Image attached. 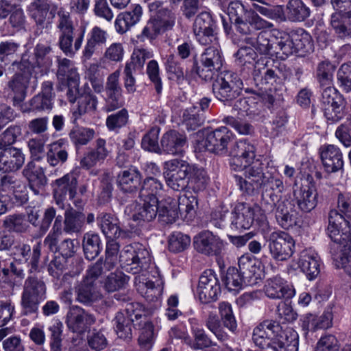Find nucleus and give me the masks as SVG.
I'll return each instance as SVG.
<instances>
[{
	"mask_svg": "<svg viewBox=\"0 0 351 351\" xmlns=\"http://www.w3.org/2000/svg\"><path fill=\"white\" fill-rule=\"evenodd\" d=\"M142 176L136 167L121 171L117 176V184L125 193L136 192L141 184Z\"/></svg>",
	"mask_w": 351,
	"mask_h": 351,
	"instance_id": "nucleus-35",
	"label": "nucleus"
},
{
	"mask_svg": "<svg viewBox=\"0 0 351 351\" xmlns=\"http://www.w3.org/2000/svg\"><path fill=\"white\" fill-rule=\"evenodd\" d=\"M51 51V47L49 45L37 44L32 60L27 54H23L20 62L14 61L12 64L16 65L19 70L30 71L36 75H42L51 65L52 61L49 56Z\"/></svg>",
	"mask_w": 351,
	"mask_h": 351,
	"instance_id": "nucleus-10",
	"label": "nucleus"
},
{
	"mask_svg": "<svg viewBox=\"0 0 351 351\" xmlns=\"http://www.w3.org/2000/svg\"><path fill=\"white\" fill-rule=\"evenodd\" d=\"M47 161L51 167L64 163L68 159V144L64 139H59L49 145Z\"/></svg>",
	"mask_w": 351,
	"mask_h": 351,
	"instance_id": "nucleus-42",
	"label": "nucleus"
},
{
	"mask_svg": "<svg viewBox=\"0 0 351 351\" xmlns=\"http://www.w3.org/2000/svg\"><path fill=\"white\" fill-rule=\"evenodd\" d=\"M243 82L238 75L230 71L221 73L213 84L215 97L226 105H230L241 90Z\"/></svg>",
	"mask_w": 351,
	"mask_h": 351,
	"instance_id": "nucleus-8",
	"label": "nucleus"
},
{
	"mask_svg": "<svg viewBox=\"0 0 351 351\" xmlns=\"http://www.w3.org/2000/svg\"><path fill=\"white\" fill-rule=\"evenodd\" d=\"M75 295L76 301L86 306H90L101 298L95 283L88 279H84L75 288Z\"/></svg>",
	"mask_w": 351,
	"mask_h": 351,
	"instance_id": "nucleus-36",
	"label": "nucleus"
},
{
	"mask_svg": "<svg viewBox=\"0 0 351 351\" xmlns=\"http://www.w3.org/2000/svg\"><path fill=\"white\" fill-rule=\"evenodd\" d=\"M215 23L211 15L206 12L197 16L193 23V32L197 41L207 45L217 40L214 34Z\"/></svg>",
	"mask_w": 351,
	"mask_h": 351,
	"instance_id": "nucleus-20",
	"label": "nucleus"
},
{
	"mask_svg": "<svg viewBox=\"0 0 351 351\" xmlns=\"http://www.w3.org/2000/svg\"><path fill=\"white\" fill-rule=\"evenodd\" d=\"M121 267L132 274L147 270L152 261L148 250L141 243H133L121 250L119 256Z\"/></svg>",
	"mask_w": 351,
	"mask_h": 351,
	"instance_id": "nucleus-7",
	"label": "nucleus"
},
{
	"mask_svg": "<svg viewBox=\"0 0 351 351\" xmlns=\"http://www.w3.org/2000/svg\"><path fill=\"white\" fill-rule=\"evenodd\" d=\"M294 197L299 209L302 212L309 213L317 205L318 193L313 184L304 185L295 190Z\"/></svg>",
	"mask_w": 351,
	"mask_h": 351,
	"instance_id": "nucleus-28",
	"label": "nucleus"
},
{
	"mask_svg": "<svg viewBox=\"0 0 351 351\" xmlns=\"http://www.w3.org/2000/svg\"><path fill=\"white\" fill-rule=\"evenodd\" d=\"M162 12L168 15V19L151 18L137 36L141 41H145L146 39L152 41L159 35L173 28L176 22L175 14L170 10Z\"/></svg>",
	"mask_w": 351,
	"mask_h": 351,
	"instance_id": "nucleus-15",
	"label": "nucleus"
},
{
	"mask_svg": "<svg viewBox=\"0 0 351 351\" xmlns=\"http://www.w3.org/2000/svg\"><path fill=\"white\" fill-rule=\"evenodd\" d=\"M163 191L160 180L153 176H147L142 182L138 197L140 200H148L158 203V197Z\"/></svg>",
	"mask_w": 351,
	"mask_h": 351,
	"instance_id": "nucleus-38",
	"label": "nucleus"
},
{
	"mask_svg": "<svg viewBox=\"0 0 351 351\" xmlns=\"http://www.w3.org/2000/svg\"><path fill=\"white\" fill-rule=\"evenodd\" d=\"M101 240L97 234L87 232L83 238V250L88 260H93L101 252Z\"/></svg>",
	"mask_w": 351,
	"mask_h": 351,
	"instance_id": "nucleus-50",
	"label": "nucleus"
},
{
	"mask_svg": "<svg viewBox=\"0 0 351 351\" xmlns=\"http://www.w3.org/2000/svg\"><path fill=\"white\" fill-rule=\"evenodd\" d=\"M77 180L73 173H68L56 180L53 189V197L56 203L61 208H64V201L66 195L69 199H74L76 195Z\"/></svg>",
	"mask_w": 351,
	"mask_h": 351,
	"instance_id": "nucleus-23",
	"label": "nucleus"
},
{
	"mask_svg": "<svg viewBox=\"0 0 351 351\" xmlns=\"http://www.w3.org/2000/svg\"><path fill=\"white\" fill-rule=\"evenodd\" d=\"M23 173L28 180L29 188L33 193L36 195L42 194L43 188L47 182L44 169L34 162H29L23 169Z\"/></svg>",
	"mask_w": 351,
	"mask_h": 351,
	"instance_id": "nucleus-27",
	"label": "nucleus"
},
{
	"mask_svg": "<svg viewBox=\"0 0 351 351\" xmlns=\"http://www.w3.org/2000/svg\"><path fill=\"white\" fill-rule=\"evenodd\" d=\"M129 119L128 112L125 108H122L119 111L108 116L106 120V125L109 131L116 133L124 127Z\"/></svg>",
	"mask_w": 351,
	"mask_h": 351,
	"instance_id": "nucleus-56",
	"label": "nucleus"
},
{
	"mask_svg": "<svg viewBox=\"0 0 351 351\" xmlns=\"http://www.w3.org/2000/svg\"><path fill=\"white\" fill-rule=\"evenodd\" d=\"M62 233V216L58 215L54 221L52 229L45 237L43 244L49 250L53 252H58V238Z\"/></svg>",
	"mask_w": 351,
	"mask_h": 351,
	"instance_id": "nucleus-52",
	"label": "nucleus"
},
{
	"mask_svg": "<svg viewBox=\"0 0 351 351\" xmlns=\"http://www.w3.org/2000/svg\"><path fill=\"white\" fill-rule=\"evenodd\" d=\"M221 293V287L217 275L213 270H206L199 279L197 293L199 300L208 303L215 300Z\"/></svg>",
	"mask_w": 351,
	"mask_h": 351,
	"instance_id": "nucleus-17",
	"label": "nucleus"
},
{
	"mask_svg": "<svg viewBox=\"0 0 351 351\" xmlns=\"http://www.w3.org/2000/svg\"><path fill=\"white\" fill-rule=\"evenodd\" d=\"M153 51L150 49L138 47L134 48L131 56V60L127 62L125 66H129L133 70L141 69L147 60L153 57Z\"/></svg>",
	"mask_w": 351,
	"mask_h": 351,
	"instance_id": "nucleus-59",
	"label": "nucleus"
},
{
	"mask_svg": "<svg viewBox=\"0 0 351 351\" xmlns=\"http://www.w3.org/2000/svg\"><path fill=\"white\" fill-rule=\"evenodd\" d=\"M158 211V203L148 200L134 202L126 206L125 213L131 216L133 221L140 225L152 221L156 217Z\"/></svg>",
	"mask_w": 351,
	"mask_h": 351,
	"instance_id": "nucleus-18",
	"label": "nucleus"
},
{
	"mask_svg": "<svg viewBox=\"0 0 351 351\" xmlns=\"http://www.w3.org/2000/svg\"><path fill=\"white\" fill-rule=\"evenodd\" d=\"M335 67L329 61L319 62L316 69V78L322 88L332 85Z\"/></svg>",
	"mask_w": 351,
	"mask_h": 351,
	"instance_id": "nucleus-51",
	"label": "nucleus"
},
{
	"mask_svg": "<svg viewBox=\"0 0 351 351\" xmlns=\"http://www.w3.org/2000/svg\"><path fill=\"white\" fill-rule=\"evenodd\" d=\"M41 245L38 243L33 247L32 252L29 245L24 243H17L14 244L11 254L14 259L20 263H27L30 258L29 264L31 268L29 271L33 272L36 271L38 267V263L40 256Z\"/></svg>",
	"mask_w": 351,
	"mask_h": 351,
	"instance_id": "nucleus-26",
	"label": "nucleus"
},
{
	"mask_svg": "<svg viewBox=\"0 0 351 351\" xmlns=\"http://www.w3.org/2000/svg\"><path fill=\"white\" fill-rule=\"evenodd\" d=\"M119 76L120 71L117 70L107 77L104 86L106 97L104 110L106 112L114 111L122 106L120 101L122 88L119 81Z\"/></svg>",
	"mask_w": 351,
	"mask_h": 351,
	"instance_id": "nucleus-19",
	"label": "nucleus"
},
{
	"mask_svg": "<svg viewBox=\"0 0 351 351\" xmlns=\"http://www.w3.org/2000/svg\"><path fill=\"white\" fill-rule=\"evenodd\" d=\"M64 215L62 232L68 234H73L80 233L82 231L86 219L83 213L70 208L65 210Z\"/></svg>",
	"mask_w": 351,
	"mask_h": 351,
	"instance_id": "nucleus-40",
	"label": "nucleus"
},
{
	"mask_svg": "<svg viewBox=\"0 0 351 351\" xmlns=\"http://www.w3.org/2000/svg\"><path fill=\"white\" fill-rule=\"evenodd\" d=\"M298 266L310 280H314L320 272V259L317 253L309 248L301 252Z\"/></svg>",
	"mask_w": 351,
	"mask_h": 351,
	"instance_id": "nucleus-29",
	"label": "nucleus"
},
{
	"mask_svg": "<svg viewBox=\"0 0 351 351\" xmlns=\"http://www.w3.org/2000/svg\"><path fill=\"white\" fill-rule=\"evenodd\" d=\"M269 62L270 61L265 58H261L256 62L253 78L258 86H273L280 80L278 67L269 66Z\"/></svg>",
	"mask_w": 351,
	"mask_h": 351,
	"instance_id": "nucleus-22",
	"label": "nucleus"
},
{
	"mask_svg": "<svg viewBox=\"0 0 351 351\" xmlns=\"http://www.w3.org/2000/svg\"><path fill=\"white\" fill-rule=\"evenodd\" d=\"M25 189V184L13 176L5 175L0 178V191H1L12 192L18 198L21 197L19 193H23Z\"/></svg>",
	"mask_w": 351,
	"mask_h": 351,
	"instance_id": "nucleus-54",
	"label": "nucleus"
},
{
	"mask_svg": "<svg viewBox=\"0 0 351 351\" xmlns=\"http://www.w3.org/2000/svg\"><path fill=\"white\" fill-rule=\"evenodd\" d=\"M275 217L278 224L284 229H289L297 224V212L289 201H282L275 207Z\"/></svg>",
	"mask_w": 351,
	"mask_h": 351,
	"instance_id": "nucleus-34",
	"label": "nucleus"
},
{
	"mask_svg": "<svg viewBox=\"0 0 351 351\" xmlns=\"http://www.w3.org/2000/svg\"><path fill=\"white\" fill-rule=\"evenodd\" d=\"M286 11L288 19L293 22L304 21L311 14L309 8L302 0H289Z\"/></svg>",
	"mask_w": 351,
	"mask_h": 351,
	"instance_id": "nucleus-45",
	"label": "nucleus"
},
{
	"mask_svg": "<svg viewBox=\"0 0 351 351\" xmlns=\"http://www.w3.org/2000/svg\"><path fill=\"white\" fill-rule=\"evenodd\" d=\"M95 134L91 128H75L70 132L69 137L75 145H85L94 138Z\"/></svg>",
	"mask_w": 351,
	"mask_h": 351,
	"instance_id": "nucleus-60",
	"label": "nucleus"
},
{
	"mask_svg": "<svg viewBox=\"0 0 351 351\" xmlns=\"http://www.w3.org/2000/svg\"><path fill=\"white\" fill-rule=\"evenodd\" d=\"M266 296L272 300L289 299L295 295V289L279 276L267 279L264 285Z\"/></svg>",
	"mask_w": 351,
	"mask_h": 351,
	"instance_id": "nucleus-25",
	"label": "nucleus"
},
{
	"mask_svg": "<svg viewBox=\"0 0 351 351\" xmlns=\"http://www.w3.org/2000/svg\"><path fill=\"white\" fill-rule=\"evenodd\" d=\"M239 271L242 274L247 283L250 285L258 279L259 268L256 264V261L249 254L241 256L238 261Z\"/></svg>",
	"mask_w": 351,
	"mask_h": 351,
	"instance_id": "nucleus-43",
	"label": "nucleus"
},
{
	"mask_svg": "<svg viewBox=\"0 0 351 351\" xmlns=\"http://www.w3.org/2000/svg\"><path fill=\"white\" fill-rule=\"evenodd\" d=\"M267 242L269 253L277 261L288 260L294 252L295 241L293 237L285 231L271 232Z\"/></svg>",
	"mask_w": 351,
	"mask_h": 351,
	"instance_id": "nucleus-13",
	"label": "nucleus"
},
{
	"mask_svg": "<svg viewBox=\"0 0 351 351\" xmlns=\"http://www.w3.org/2000/svg\"><path fill=\"white\" fill-rule=\"evenodd\" d=\"M320 156L324 169L328 173H335L343 168V156L339 147L333 145L325 146L322 148Z\"/></svg>",
	"mask_w": 351,
	"mask_h": 351,
	"instance_id": "nucleus-30",
	"label": "nucleus"
},
{
	"mask_svg": "<svg viewBox=\"0 0 351 351\" xmlns=\"http://www.w3.org/2000/svg\"><path fill=\"white\" fill-rule=\"evenodd\" d=\"M260 189L261 211L265 214H270L274 212L277 204L280 202L282 193L285 191L283 182L280 177L268 174Z\"/></svg>",
	"mask_w": 351,
	"mask_h": 351,
	"instance_id": "nucleus-9",
	"label": "nucleus"
},
{
	"mask_svg": "<svg viewBox=\"0 0 351 351\" xmlns=\"http://www.w3.org/2000/svg\"><path fill=\"white\" fill-rule=\"evenodd\" d=\"M98 224L107 238L112 239L120 236L118 219L114 215L102 213L97 217Z\"/></svg>",
	"mask_w": 351,
	"mask_h": 351,
	"instance_id": "nucleus-44",
	"label": "nucleus"
},
{
	"mask_svg": "<svg viewBox=\"0 0 351 351\" xmlns=\"http://www.w3.org/2000/svg\"><path fill=\"white\" fill-rule=\"evenodd\" d=\"M24 156L20 149L14 147L0 152V171L9 172L18 170L24 163Z\"/></svg>",
	"mask_w": 351,
	"mask_h": 351,
	"instance_id": "nucleus-32",
	"label": "nucleus"
},
{
	"mask_svg": "<svg viewBox=\"0 0 351 351\" xmlns=\"http://www.w3.org/2000/svg\"><path fill=\"white\" fill-rule=\"evenodd\" d=\"M128 281V277L120 271L110 274L104 282V288L108 292L117 291L125 285Z\"/></svg>",
	"mask_w": 351,
	"mask_h": 351,
	"instance_id": "nucleus-55",
	"label": "nucleus"
},
{
	"mask_svg": "<svg viewBox=\"0 0 351 351\" xmlns=\"http://www.w3.org/2000/svg\"><path fill=\"white\" fill-rule=\"evenodd\" d=\"M276 39L268 31H262L254 36H247L245 42L251 45L261 54H269L274 48Z\"/></svg>",
	"mask_w": 351,
	"mask_h": 351,
	"instance_id": "nucleus-39",
	"label": "nucleus"
},
{
	"mask_svg": "<svg viewBox=\"0 0 351 351\" xmlns=\"http://www.w3.org/2000/svg\"><path fill=\"white\" fill-rule=\"evenodd\" d=\"M222 281L229 291L235 293L238 292L243 285H249L238 269L234 267H230L227 269L225 275L222 277Z\"/></svg>",
	"mask_w": 351,
	"mask_h": 351,
	"instance_id": "nucleus-49",
	"label": "nucleus"
},
{
	"mask_svg": "<svg viewBox=\"0 0 351 351\" xmlns=\"http://www.w3.org/2000/svg\"><path fill=\"white\" fill-rule=\"evenodd\" d=\"M205 49L200 58L201 66L195 64V69L199 77L207 81L222 67L223 58L217 40Z\"/></svg>",
	"mask_w": 351,
	"mask_h": 351,
	"instance_id": "nucleus-12",
	"label": "nucleus"
},
{
	"mask_svg": "<svg viewBox=\"0 0 351 351\" xmlns=\"http://www.w3.org/2000/svg\"><path fill=\"white\" fill-rule=\"evenodd\" d=\"M227 243L208 230L202 231L193 238V245L199 252L208 256L221 255Z\"/></svg>",
	"mask_w": 351,
	"mask_h": 351,
	"instance_id": "nucleus-14",
	"label": "nucleus"
},
{
	"mask_svg": "<svg viewBox=\"0 0 351 351\" xmlns=\"http://www.w3.org/2000/svg\"><path fill=\"white\" fill-rule=\"evenodd\" d=\"M95 143V148L86 152L80 159V165L82 168L88 170L98 162L104 161L108 156L109 152L106 147V141L99 138Z\"/></svg>",
	"mask_w": 351,
	"mask_h": 351,
	"instance_id": "nucleus-33",
	"label": "nucleus"
},
{
	"mask_svg": "<svg viewBox=\"0 0 351 351\" xmlns=\"http://www.w3.org/2000/svg\"><path fill=\"white\" fill-rule=\"evenodd\" d=\"M63 324L58 320H53L48 328L50 332V348L51 351H62V333Z\"/></svg>",
	"mask_w": 351,
	"mask_h": 351,
	"instance_id": "nucleus-61",
	"label": "nucleus"
},
{
	"mask_svg": "<svg viewBox=\"0 0 351 351\" xmlns=\"http://www.w3.org/2000/svg\"><path fill=\"white\" fill-rule=\"evenodd\" d=\"M49 8L47 0H34L29 5L30 16L36 23L43 26Z\"/></svg>",
	"mask_w": 351,
	"mask_h": 351,
	"instance_id": "nucleus-53",
	"label": "nucleus"
},
{
	"mask_svg": "<svg viewBox=\"0 0 351 351\" xmlns=\"http://www.w3.org/2000/svg\"><path fill=\"white\" fill-rule=\"evenodd\" d=\"M96 322L93 314L80 306H72L66 316V324L73 332L83 334L90 329Z\"/></svg>",
	"mask_w": 351,
	"mask_h": 351,
	"instance_id": "nucleus-16",
	"label": "nucleus"
},
{
	"mask_svg": "<svg viewBox=\"0 0 351 351\" xmlns=\"http://www.w3.org/2000/svg\"><path fill=\"white\" fill-rule=\"evenodd\" d=\"M228 14L231 20L238 21L241 18L252 16L253 21L260 19L259 16L251 10L248 11L243 4L239 1H234L230 3L228 8Z\"/></svg>",
	"mask_w": 351,
	"mask_h": 351,
	"instance_id": "nucleus-57",
	"label": "nucleus"
},
{
	"mask_svg": "<svg viewBox=\"0 0 351 351\" xmlns=\"http://www.w3.org/2000/svg\"><path fill=\"white\" fill-rule=\"evenodd\" d=\"M256 148L253 145L252 156L244 154L245 158H239L241 165H230L235 171H244V178L235 175L237 185L243 193L253 195L257 193L258 189L268 174L263 172V164L258 160H254Z\"/></svg>",
	"mask_w": 351,
	"mask_h": 351,
	"instance_id": "nucleus-4",
	"label": "nucleus"
},
{
	"mask_svg": "<svg viewBox=\"0 0 351 351\" xmlns=\"http://www.w3.org/2000/svg\"><path fill=\"white\" fill-rule=\"evenodd\" d=\"M142 14L143 9L138 4L135 5L132 10L119 14L114 22L117 32L121 34L125 33L140 21Z\"/></svg>",
	"mask_w": 351,
	"mask_h": 351,
	"instance_id": "nucleus-37",
	"label": "nucleus"
},
{
	"mask_svg": "<svg viewBox=\"0 0 351 351\" xmlns=\"http://www.w3.org/2000/svg\"><path fill=\"white\" fill-rule=\"evenodd\" d=\"M330 25L338 38H351V23L348 16L340 12L333 13L331 15Z\"/></svg>",
	"mask_w": 351,
	"mask_h": 351,
	"instance_id": "nucleus-46",
	"label": "nucleus"
},
{
	"mask_svg": "<svg viewBox=\"0 0 351 351\" xmlns=\"http://www.w3.org/2000/svg\"><path fill=\"white\" fill-rule=\"evenodd\" d=\"M191 243L190 237L180 232H173L169 239V250L173 252L184 251Z\"/></svg>",
	"mask_w": 351,
	"mask_h": 351,
	"instance_id": "nucleus-62",
	"label": "nucleus"
},
{
	"mask_svg": "<svg viewBox=\"0 0 351 351\" xmlns=\"http://www.w3.org/2000/svg\"><path fill=\"white\" fill-rule=\"evenodd\" d=\"M337 84L342 90L351 91V62L343 64L337 71Z\"/></svg>",
	"mask_w": 351,
	"mask_h": 351,
	"instance_id": "nucleus-64",
	"label": "nucleus"
},
{
	"mask_svg": "<svg viewBox=\"0 0 351 351\" xmlns=\"http://www.w3.org/2000/svg\"><path fill=\"white\" fill-rule=\"evenodd\" d=\"M21 72L15 73L8 81L7 88L12 95L14 106H19L26 97L30 77L32 72L30 71L20 70Z\"/></svg>",
	"mask_w": 351,
	"mask_h": 351,
	"instance_id": "nucleus-24",
	"label": "nucleus"
},
{
	"mask_svg": "<svg viewBox=\"0 0 351 351\" xmlns=\"http://www.w3.org/2000/svg\"><path fill=\"white\" fill-rule=\"evenodd\" d=\"M327 234L332 241L330 252L335 267L343 269L351 277V226L336 210H332Z\"/></svg>",
	"mask_w": 351,
	"mask_h": 351,
	"instance_id": "nucleus-2",
	"label": "nucleus"
},
{
	"mask_svg": "<svg viewBox=\"0 0 351 351\" xmlns=\"http://www.w3.org/2000/svg\"><path fill=\"white\" fill-rule=\"evenodd\" d=\"M58 63L57 77L62 84L68 82H78L79 75L71 60L67 58H60L58 60Z\"/></svg>",
	"mask_w": 351,
	"mask_h": 351,
	"instance_id": "nucleus-48",
	"label": "nucleus"
},
{
	"mask_svg": "<svg viewBox=\"0 0 351 351\" xmlns=\"http://www.w3.org/2000/svg\"><path fill=\"white\" fill-rule=\"evenodd\" d=\"M57 14V28L60 32L58 40L60 49L65 55L73 56L81 48L84 36V30L77 34L74 41L76 33L70 14L61 8L58 11Z\"/></svg>",
	"mask_w": 351,
	"mask_h": 351,
	"instance_id": "nucleus-5",
	"label": "nucleus"
},
{
	"mask_svg": "<svg viewBox=\"0 0 351 351\" xmlns=\"http://www.w3.org/2000/svg\"><path fill=\"white\" fill-rule=\"evenodd\" d=\"M254 343L262 349L271 351H298V335L292 328L282 330L274 321L265 320L253 331Z\"/></svg>",
	"mask_w": 351,
	"mask_h": 351,
	"instance_id": "nucleus-3",
	"label": "nucleus"
},
{
	"mask_svg": "<svg viewBox=\"0 0 351 351\" xmlns=\"http://www.w3.org/2000/svg\"><path fill=\"white\" fill-rule=\"evenodd\" d=\"M257 210H261V206L239 203L232 212L231 228L239 231L249 229L254 223Z\"/></svg>",
	"mask_w": 351,
	"mask_h": 351,
	"instance_id": "nucleus-21",
	"label": "nucleus"
},
{
	"mask_svg": "<svg viewBox=\"0 0 351 351\" xmlns=\"http://www.w3.org/2000/svg\"><path fill=\"white\" fill-rule=\"evenodd\" d=\"M186 143L185 135L176 130H170L165 133L160 140V145L164 152L176 155L183 152Z\"/></svg>",
	"mask_w": 351,
	"mask_h": 351,
	"instance_id": "nucleus-31",
	"label": "nucleus"
},
{
	"mask_svg": "<svg viewBox=\"0 0 351 351\" xmlns=\"http://www.w3.org/2000/svg\"><path fill=\"white\" fill-rule=\"evenodd\" d=\"M3 227L9 232L23 233L27 230L29 224L21 215H10L3 221Z\"/></svg>",
	"mask_w": 351,
	"mask_h": 351,
	"instance_id": "nucleus-63",
	"label": "nucleus"
},
{
	"mask_svg": "<svg viewBox=\"0 0 351 351\" xmlns=\"http://www.w3.org/2000/svg\"><path fill=\"white\" fill-rule=\"evenodd\" d=\"M46 285L41 278L29 276L25 280L21 297L22 315H37L40 304L46 299Z\"/></svg>",
	"mask_w": 351,
	"mask_h": 351,
	"instance_id": "nucleus-6",
	"label": "nucleus"
},
{
	"mask_svg": "<svg viewBox=\"0 0 351 351\" xmlns=\"http://www.w3.org/2000/svg\"><path fill=\"white\" fill-rule=\"evenodd\" d=\"M199 152L208 151L219 156L231 157L230 165H241V157L252 156L253 144L246 140L237 142L232 132L226 127L218 128L197 143Z\"/></svg>",
	"mask_w": 351,
	"mask_h": 351,
	"instance_id": "nucleus-1",
	"label": "nucleus"
},
{
	"mask_svg": "<svg viewBox=\"0 0 351 351\" xmlns=\"http://www.w3.org/2000/svg\"><path fill=\"white\" fill-rule=\"evenodd\" d=\"M178 200L171 197H167L158 202V215L160 221L165 224L174 223L178 217Z\"/></svg>",
	"mask_w": 351,
	"mask_h": 351,
	"instance_id": "nucleus-41",
	"label": "nucleus"
},
{
	"mask_svg": "<svg viewBox=\"0 0 351 351\" xmlns=\"http://www.w3.org/2000/svg\"><path fill=\"white\" fill-rule=\"evenodd\" d=\"M164 176L171 189L180 191L188 186L190 163L184 160L173 159L165 162Z\"/></svg>",
	"mask_w": 351,
	"mask_h": 351,
	"instance_id": "nucleus-11",
	"label": "nucleus"
},
{
	"mask_svg": "<svg viewBox=\"0 0 351 351\" xmlns=\"http://www.w3.org/2000/svg\"><path fill=\"white\" fill-rule=\"evenodd\" d=\"M190 174L188 178V185L194 191H200L206 189L209 182V177L203 168L190 164Z\"/></svg>",
	"mask_w": 351,
	"mask_h": 351,
	"instance_id": "nucleus-47",
	"label": "nucleus"
},
{
	"mask_svg": "<svg viewBox=\"0 0 351 351\" xmlns=\"http://www.w3.org/2000/svg\"><path fill=\"white\" fill-rule=\"evenodd\" d=\"M116 333L121 339H130L132 337L131 319L125 317L122 313H117L113 319Z\"/></svg>",
	"mask_w": 351,
	"mask_h": 351,
	"instance_id": "nucleus-58",
	"label": "nucleus"
}]
</instances>
